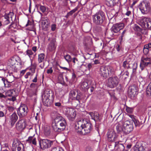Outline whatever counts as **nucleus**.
<instances>
[{
    "label": "nucleus",
    "instance_id": "obj_1",
    "mask_svg": "<svg viewBox=\"0 0 151 151\" xmlns=\"http://www.w3.org/2000/svg\"><path fill=\"white\" fill-rule=\"evenodd\" d=\"M75 129L79 134L86 135L89 134L92 129V124L86 120L78 121L76 125Z\"/></svg>",
    "mask_w": 151,
    "mask_h": 151
},
{
    "label": "nucleus",
    "instance_id": "obj_2",
    "mask_svg": "<svg viewBox=\"0 0 151 151\" xmlns=\"http://www.w3.org/2000/svg\"><path fill=\"white\" fill-rule=\"evenodd\" d=\"M66 124L65 119L61 116L56 117L52 124L54 130L56 132H61L65 129Z\"/></svg>",
    "mask_w": 151,
    "mask_h": 151
},
{
    "label": "nucleus",
    "instance_id": "obj_3",
    "mask_svg": "<svg viewBox=\"0 0 151 151\" xmlns=\"http://www.w3.org/2000/svg\"><path fill=\"white\" fill-rule=\"evenodd\" d=\"M53 93L52 91H45L42 96V99L44 105L48 107L51 106L54 98Z\"/></svg>",
    "mask_w": 151,
    "mask_h": 151
},
{
    "label": "nucleus",
    "instance_id": "obj_4",
    "mask_svg": "<svg viewBox=\"0 0 151 151\" xmlns=\"http://www.w3.org/2000/svg\"><path fill=\"white\" fill-rule=\"evenodd\" d=\"M92 18L95 24L98 25L101 24L105 19V14L103 11H99L92 16Z\"/></svg>",
    "mask_w": 151,
    "mask_h": 151
},
{
    "label": "nucleus",
    "instance_id": "obj_5",
    "mask_svg": "<svg viewBox=\"0 0 151 151\" xmlns=\"http://www.w3.org/2000/svg\"><path fill=\"white\" fill-rule=\"evenodd\" d=\"M54 141L48 139H40L39 143L41 148L42 150L50 148L53 146Z\"/></svg>",
    "mask_w": 151,
    "mask_h": 151
},
{
    "label": "nucleus",
    "instance_id": "obj_6",
    "mask_svg": "<svg viewBox=\"0 0 151 151\" xmlns=\"http://www.w3.org/2000/svg\"><path fill=\"white\" fill-rule=\"evenodd\" d=\"M151 6L150 3L147 0L141 1L139 6V8L143 14H147L150 11Z\"/></svg>",
    "mask_w": 151,
    "mask_h": 151
},
{
    "label": "nucleus",
    "instance_id": "obj_7",
    "mask_svg": "<svg viewBox=\"0 0 151 151\" xmlns=\"http://www.w3.org/2000/svg\"><path fill=\"white\" fill-rule=\"evenodd\" d=\"M151 65V58L147 56L142 55L139 65L140 68L142 70H143L145 67Z\"/></svg>",
    "mask_w": 151,
    "mask_h": 151
},
{
    "label": "nucleus",
    "instance_id": "obj_8",
    "mask_svg": "<svg viewBox=\"0 0 151 151\" xmlns=\"http://www.w3.org/2000/svg\"><path fill=\"white\" fill-rule=\"evenodd\" d=\"M17 111L19 118H24L27 115L28 113L27 106L25 104H21L17 109Z\"/></svg>",
    "mask_w": 151,
    "mask_h": 151
},
{
    "label": "nucleus",
    "instance_id": "obj_9",
    "mask_svg": "<svg viewBox=\"0 0 151 151\" xmlns=\"http://www.w3.org/2000/svg\"><path fill=\"white\" fill-rule=\"evenodd\" d=\"M133 127L132 123L129 120L125 121L123 124V132L126 134H129L132 131Z\"/></svg>",
    "mask_w": 151,
    "mask_h": 151
},
{
    "label": "nucleus",
    "instance_id": "obj_10",
    "mask_svg": "<svg viewBox=\"0 0 151 151\" xmlns=\"http://www.w3.org/2000/svg\"><path fill=\"white\" fill-rule=\"evenodd\" d=\"M19 57H14L11 58L9 59L8 65L12 69V70L16 72L17 68L16 66V64H17L18 63V61H19Z\"/></svg>",
    "mask_w": 151,
    "mask_h": 151
},
{
    "label": "nucleus",
    "instance_id": "obj_11",
    "mask_svg": "<svg viewBox=\"0 0 151 151\" xmlns=\"http://www.w3.org/2000/svg\"><path fill=\"white\" fill-rule=\"evenodd\" d=\"M65 115L70 120H73L76 115V111L72 108H67L65 110Z\"/></svg>",
    "mask_w": 151,
    "mask_h": 151
},
{
    "label": "nucleus",
    "instance_id": "obj_12",
    "mask_svg": "<svg viewBox=\"0 0 151 151\" xmlns=\"http://www.w3.org/2000/svg\"><path fill=\"white\" fill-rule=\"evenodd\" d=\"M70 97L71 99L73 100L77 101L78 102L75 105L77 106L80 104V100L81 99V94L78 93V92L76 91L72 90L70 91L69 94Z\"/></svg>",
    "mask_w": 151,
    "mask_h": 151
},
{
    "label": "nucleus",
    "instance_id": "obj_13",
    "mask_svg": "<svg viewBox=\"0 0 151 151\" xmlns=\"http://www.w3.org/2000/svg\"><path fill=\"white\" fill-rule=\"evenodd\" d=\"M141 25L145 29H151V19L145 17H143L141 20Z\"/></svg>",
    "mask_w": 151,
    "mask_h": 151
},
{
    "label": "nucleus",
    "instance_id": "obj_14",
    "mask_svg": "<svg viewBox=\"0 0 151 151\" xmlns=\"http://www.w3.org/2000/svg\"><path fill=\"white\" fill-rule=\"evenodd\" d=\"M119 82V80L117 76L110 77L108 80V85L111 88H114L117 85Z\"/></svg>",
    "mask_w": 151,
    "mask_h": 151
},
{
    "label": "nucleus",
    "instance_id": "obj_15",
    "mask_svg": "<svg viewBox=\"0 0 151 151\" xmlns=\"http://www.w3.org/2000/svg\"><path fill=\"white\" fill-rule=\"evenodd\" d=\"M124 27V24L123 23H117L113 24L111 30L112 33H118Z\"/></svg>",
    "mask_w": 151,
    "mask_h": 151
},
{
    "label": "nucleus",
    "instance_id": "obj_16",
    "mask_svg": "<svg viewBox=\"0 0 151 151\" xmlns=\"http://www.w3.org/2000/svg\"><path fill=\"white\" fill-rule=\"evenodd\" d=\"M107 134L109 141L112 142L117 140V135L114 130H109Z\"/></svg>",
    "mask_w": 151,
    "mask_h": 151
},
{
    "label": "nucleus",
    "instance_id": "obj_17",
    "mask_svg": "<svg viewBox=\"0 0 151 151\" xmlns=\"http://www.w3.org/2000/svg\"><path fill=\"white\" fill-rule=\"evenodd\" d=\"M137 87L134 85L129 87L128 90L129 96L131 99L134 98L137 94Z\"/></svg>",
    "mask_w": 151,
    "mask_h": 151
},
{
    "label": "nucleus",
    "instance_id": "obj_18",
    "mask_svg": "<svg viewBox=\"0 0 151 151\" xmlns=\"http://www.w3.org/2000/svg\"><path fill=\"white\" fill-rule=\"evenodd\" d=\"M13 16L14 13L13 12H10L8 14H6L4 16L5 20L3 22V24L5 25L9 24L11 21H12V18Z\"/></svg>",
    "mask_w": 151,
    "mask_h": 151
},
{
    "label": "nucleus",
    "instance_id": "obj_19",
    "mask_svg": "<svg viewBox=\"0 0 151 151\" xmlns=\"http://www.w3.org/2000/svg\"><path fill=\"white\" fill-rule=\"evenodd\" d=\"M12 146L17 148L18 151H20L22 149L24 151V145L17 139L14 140L13 142Z\"/></svg>",
    "mask_w": 151,
    "mask_h": 151
},
{
    "label": "nucleus",
    "instance_id": "obj_20",
    "mask_svg": "<svg viewBox=\"0 0 151 151\" xmlns=\"http://www.w3.org/2000/svg\"><path fill=\"white\" fill-rule=\"evenodd\" d=\"M55 38H52L51 40L47 47V49L49 51H52L55 50L57 46Z\"/></svg>",
    "mask_w": 151,
    "mask_h": 151
},
{
    "label": "nucleus",
    "instance_id": "obj_21",
    "mask_svg": "<svg viewBox=\"0 0 151 151\" xmlns=\"http://www.w3.org/2000/svg\"><path fill=\"white\" fill-rule=\"evenodd\" d=\"M26 126V120L24 119H20L16 124V128L19 130L24 129Z\"/></svg>",
    "mask_w": 151,
    "mask_h": 151
},
{
    "label": "nucleus",
    "instance_id": "obj_22",
    "mask_svg": "<svg viewBox=\"0 0 151 151\" xmlns=\"http://www.w3.org/2000/svg\"><path fill=\"white\" fill-rule=\"evenodd\" d=\"M88 114L91 117L92 119H93L95 121H100L101 119L99 114L96 111L91 112L88 113Z\"/></svg>",
    "mask_w": 151,
    "mask_h": 151
},
{
    "label": "nucleus",
    "instance_id": "obj_23",
    "mask_svg": "<svg viewBox=\"0 0 151 151\" xmlns=\"http://www.w3.org/2000/svg\"><path fill=\"white\" fill-rule=\"evenodd\" d=\"M134 151H145L143 144L140 142H137L134 146Z\"/></svg>",
    "mask_w": 151,
    "mask_h": 151
},
{
    "label": "nucleus",
    "instance_id": "obj_24",
    "mask_svg": "<svg viewBox=\"0 0 151 151\" xmlns=\"http://www.w3.org/2000/svg\"><path fill=\"white\" fill-rule=\"evenodd\" d=\"M18 119V116L15 112H14L9 117V122L11 123L12 126L14 125L17 120Z\"/></svg>",
    "mask_w": 151,
    "mask_h": 151
},
{
    "label": "nucleus",
    "instance_id": "obj_25",
    "mask_svg": "<svg viewBox=\"0 0 151 151\" xmlns=\"http://www.w3.org/2000/svg\"><path fill=\"white\" fill-rule=\"evenodd\" d=\"M100 74L104 78H106L108 76L106 66H102L100 68Z\"/></svg>",
    "mask_w": 151,
    "mask_h": 151
},
{
    "label": "nucleus",
    "instance_id": "obj_26",
    "mask_svg": "<svg viewBox=\"0 0 151 151\" xmlns=\"http://www.w3.org/2000/svg\"><path fill=\"white\" fill-rule=\"evenodd\" d=\"M26 141L29 143L35 145H36L37 144V139L35 136V135L29 137Z\"/></svg>",
    "mask_w": 151,
    "mask_h": 151
},
{
    "label": "nucleus",
    "instance_id": "obj_27",
    "mask_svg": "<svg viewBox=\"0 0 151 151\" xmlns=\"http://www.w3.org/2000/svg\"><path fill=\"white\" fill-rule=\"evenodd\" d=\"M140 119L141 120L140 122H139L136 119H134V120L133 121L135 127H139L140 125H141L145 123V119H144L143 116L140 117Z\"/></svg>",
    "mask_w": 151,
    "mask_h": 151
},
{
    "label": "nucleus",
    "instance_id": "obj_28",
    "mask_svg": "<svg viewBox=\"0 0 151 151\" xmlns=\"http://www.w3.org/2000/svg\"><path fill=\"white\" fill-rule=\"evenodd\" d=\"M115 147L119 151H123L124 150V146L123 144L119 143L116 142L115 143Z\"/></svg>",
    "mask_w": 151,
    "mask_h": 151
},
{
    "label": "nucleus",
    "instance_id": "obj_29",
    "mask_svg": "<svg viewBox=\"0 0 151 151\" xmlns=\"http://www.w3.org/2000/svg\"><path fill=\"white\" fill-rule=\"evenodd\" d=\"M107 16L109 19H111L115 14V12L114 10H111L107 11Z\"/></svg>",
    "mask_w": 151,
    "mask_h": 151
},
{
    "label": "nucleus",
    "instance_id": "obj_30",
    "mask_svg": "<svg viewBox=\"0 0 151 151\" xmlns=\"http://www.w3.org/2000/svg\"><path fill=\"white\" fill-rule=\"evenodd\" d=\"M45 55L44 53H41L38 56V61L39 63H43L44 64V61L45 60Z\"/></svg>",
    "mask_w": 151,
    "mask_h": 151
},
{
    "label": "nucleus",
    "instance_id": "obj_31",
    "mask_svg": "<svg viewBox=\"0 0 151 151\" xmlns=\"http://www.w3.org/2000/svg\"><path fill=\"white\" fill-rule=\"evenodd\" d=\"M37 86L36 84L34 83H31L29 87L31 88V90H33V95H36Z\"/></svg>",
    "mask_w": 151,
    "mask_h": 151
},
{
    "label": "nucleus",
    "instance_id": "obj_32",
    "mask_svg": "<svg viewBox=\"0 0 151 151\" xmlns=\"http://www.w3.org/2000/svg\"><path fill=\"white\" fill-rule=\"evenodd\" d=\"M146 91L147 95L148 96H151V82L147 86Z\"/></svg>",
    "mask_w": 151,
    "mask_h": 151
},
{
    "label": "nucleus",
    "instance_id": "obj_33",
    "mask_svg": "<svg viewBox=\"0 0 151 151\" xmlns=\"http://www.w3.org/2000/svg\"><path fill=\"white\" fill-rule=\"evenodd\" d=\"M106 68H107L108 76H111L113 72V68L109 65H107L106 66Z\"/></svg>",
    "mask_w": 151,
    "mask_h": 151
},
{
    "label": "nucleus",
    "instance_id": "obj_34",
    "mask_svg": "<svg viewBox=\"0 0 151 151\" xmlns=\"http://www.w3.org/2000/svg\"><path fill=\"white\" fill-rule=\"evenodd\" d=\"M149 49L146 46L144 45L143 49V53L144 54L142 55H145L147 56V55L149 53Z\"/></svg>",
    "mask_w": 151,
    "mask_h": 151
},
{
    "label": "nucleus",
    "instance_id": "obj_35",
    "mask_svg": "<svg viewBox=\"0 0 151 151\" xmlns=\"http://www.w3.org/2000/svg\"><path fill=\"white\" fill-rule=\"evenodd\" d=\"M88 84L86 82H83L81 83V86L83 89H88L89 88Z\"/></svg>",
    "mask_w": 151,
    "mask_h": 151
},
{
    "label": "nucleus",
    "instance_id": "obj_36",
    "mask_svg": "<svg viewBox=\"0 0 151 151\" xmlns=\"http://www.w3.org/2000/svg\"><path fill=\"white\" fill-rule=\"evenodd\" d=\"M122 66L124 69H128L130 68L129 62L127 60H125L123 62Z\"/></svg>",
    "mask_w": 151,
    "mask_h": 151
},
{
    "label": "nucleus",
    "instance_id": "obj_37",
    "mask_svg": "<svg viewBox=\"0 0 151 151\" xmlns=\"http://www.w3.org/2000/svg\"><path fill=\"white\" fill-rule=\"evenodd\" d=\"M50 130L49 128H46L44 130V134L47 137H48L50 135Z\"/></svg>",
    "mask_w": 151,
    "mask_h": 151
},
{
    "label": "nucleus",
    "instance_id": "obj_38",
    "mask_svg": "<svg viewBox=\"0 0 151 151\" xmlns=\"http://www.w3.org/2000/svg\"><path fill=\"white\" fill-rule=\"evenodd\" d=\"M76 76L74 73H73L72 74V78L71 80L70 81H69V82L70 83H73L75 82L76 81Z\"/></svg>",
    "mask_w": 151,
    "mask_h": 151
},
{
    "label": "nucleus",
    "instance_id": "obj_39",
    "mask_svg": "<svg viewBox=\"0 0 151 151\" xmlns=\"http://www.w3.org/2000/svg\"><path fill=\"white\" fill-rule=\"evenodd\" d=\"M51 116L53 118H55L56 117L60 116L59 114L56 111H53L51 113Z\"/></svg>",
    "mask_w": 151,
    "mask_h": 151
},
{
    "label": "nucleus",
    "instance_id": "obj_40",
    "mask_svg": "<svg viewBox=\"0 0 151 151\" xmlns=\"http://www.w3.org/2000/svg\"><path fill=\"white\" fill-rule=\"evenodd\" d=\"M116 130L118 133H120L122 131H123V128H122V127L120 124H118L116 126Z\"/></svg>",
    "mask_w": 151,
    "mask_h": 151
},
{
    "label": "nucleus",
    "instance_id": "obj_41",
    "mask_svg": "<svg viewBox=\"0 0 151 151\" xmlns=\"http://www.w3.org/2000/svg\"><path fill=\"white\" fill-rule=\"evenodd\" d=\"M60 3L61 6H66L68 4L67 0H61Z\"/></svg>",
    "mask_w": 151,
    "mask_h": 151
},
{
    "label": "nucleus",
    "instance_id": "obj_42",
    "mask_svg": "<svg viewBox=\"0 0 151 151\" xmlns=\"http://www.w3.org/2000/svg\"><path fill=\"white\" fill-rule=\"evenodd\" d=\"M15 93V91L13 89L10 90L8 91V95L9 96H12L14 95V93Z\"/></svg>",
    "mask_w": 151,
    "mask_h": 151
},
{
    "label": "nucleus",
    "instance_id": "obj_43",
    "mask_svg": "<svg viewBox=\"0 0 151 151\" xmlns=\"http://www.w3.org/2000/svg\"><path fill=\"white\" fill-rule=\"evenodd\" d=\"M116 0H106V4L109 6L113 5L115 2Z\"/></svg>",
    "mask_w": 151,
    "mask_h": 151
},
{
    "label": "nucleus",
    "instance_id": "obj_44",
    "mask_svg": "<svg viewBox=\"0 0 151 151\" xmlns=\"http://www.w3.org/2000/svg\"><path fill=\"white\" fill-rule=\"evenodd\" d=\"M64 57L65 60L68 62L72 61V59L71 58V57L70 55H67L65 56Z\"/></svg>",
    "mask_w": 151,
    "mask_h": 151
},
{
    "label": "nucleus",
    "instance_id": "obj_45",
    "mask_svg": "<svg viewBox=\"0 0 151 151\" xmlns=\"http://www.w3.org/2000/svg\"><path fill=\"white\" fill-rule=\"evenodd\" d=\"M26 54L28 55L29 58L31 57V56L33 54L32 51L31 50H27L26 52Z\"/></svg>",
    "mask_w": 151,
    "mask_h": 151
},
{
    "label": "nucleus",
    "instance_id": "obj_46",
    "mask_svg": "<svg viewBox=\"0 0 151 151\" xmlns=\"http://www.w3.org/2000/svg\"><path fill=\"white\" fill-rule=\"evenodd\" d=\"M126 111L129 113H132L133 111V109L132 108H130L127 106L126 108Z\"/></svg>",
    "mask_w": 151,
    "mask_h": 151
},
{
    "label": "nucleus",
    "instance_id": "obj_47",
    "mask_svg": "<svg viewBox=\"0 0 151 151\" xmlns=\"http://www.w3.org/2000/svg\"><path fill=\"white\" fill-rule=\"evenodd\" d=\"M51 151H64V150L62 148H60L58 147L53 148Z\"/></svg>",
    "mask_w": 151,
    "mask_h": 151
},
{
    "label": "nucleus",
    "instance_id": "obj_48",
    "mask_svg": "<svg viewBox=\"0 0 151 151\" xmlns=\"http://www.w3.org/2000/svg\"><path fill=\"white\" fill-rule=\"evenodd\" d=\"M14 79L13 78V79L9 81L7 80H6L4 78H2L1 80L3 81L4 84H5L6 82V83H11L13 82L14 81Z\"/></svg>",
    "mask_w": 151,
    "mask_h": 151
},
{
    "label": "nucleus",
    "instance_id": "obj_49",
    "mask_svg": "<svg viewBox=\"0 0 151 151\" xmlns=\"http://www.w3.org/2000/svg\"><path fill=\"white\" fill-rule=\"evenodd\" d=\"M39 7L40 10L43 13L46 10V8L44 6L40 5Z\"/></svg>",
    "mask_w": 151,
    "mask_h": 151
},
{
    "label": "nucleus",
    "instance_id": "obj_50",
    "mask_svg": "<svg viewBox=\"0 0 151 151\" xmlns=\"http://www.w3.org/2000/svg\"><path fill=\"white\" fill-rule=\"evenodd\" d=\"M138 80L139 82L142 84H144L145 83V81H144L143 78L141 76H139L138 77Z\"/></svg>",
    "mask_w": 151,
    "mask_h": 151
},
{
    "label": "nucleus",
    "instance_id": "obj_51",
    "mask_svg": "<svg viewBox=\"0 0 151 151\" xmlns=\"http://www.w3.org/2000/svg\"><path fill=\"white\" fill-rule=\"evenodd\" d=\"M93 64L89 63L87 65L86 68L88 70H90L93 67Z\"/></svg>",
    "mask_w": 151,
    "mask_h": 151
},
{
    "label": "nucleus",
    "instance_id": "obj_52",
    "mask_svg": "<svg viewBox=\"0 0 151 151\" xmlns=\"http://www.w3.org/2000/svg\"><path fill=\"white\" fill-rule=\"evenodd\" d=\"M77 10V9L75 8L71 11L67 13V16L70 15L71 16L73 14L76 12Z\"/></svg>",
    "mask_w": 151,
    "mask_h": 151
},
{
    "label": "nucleus",
    "instance_id": "obj_53",
    "mask_svg": "<svg viewBox=\"0 0 151 151\" xmlns=\"http://www.w3.org/2000/svg\"><path fill=\"white\" fill-rule=\"evenodd\" d=\"M44 19V24L45 25L46 24L47 25H49L50 23V21L49 19L47 18H45Z\"/></svg>",
    "mask_w": 151,
    "mask_h": 151
},
{
    "label": "nucleus",
    "instance_id": "obj_54",
    "mask_svg": "<svg viewBox=\"0 0 151 151\" xmlns=\"http://www.w3.org/2000/svg\"><path fill=\"white\" fill-rule=\"evenodd\" d=\"M56 26L55 24H52L51 25V30L53 31H55L56 29Z\"/></svg>",
    "mask_w": 151,
    "mask_h": 151
},
{
    "label": "nucleus",
    "instance_id": "obj_55",
    "mask_svg": "<svg viewBox=\"0 0 151 151\" xmlns=\"http://www.w3.org/2000/svg\"><path fill=\"white\" fill-rule=\"evenodd\" d=\"M53 72L52 68L51 67L49 69L47 70V73L48 74H51Z\"/></svg>",
    "mask_w": 151,
    "mask_h": 151
},
{
    "label": "nucleus",
    "instance_id": "obj_56",
    "mask_svg": "<svg viewBox=\"0 0 151 151\" xmlns=\"http://www.w3.org/2000/svg\"><path fill=\"white\" fill-rule=\"evenodd\" d=\"M85 151H93V150L90 146H88L86 147Z\"/></svg>",
    "mask_w": 151,
    "mask_h": 151
},
{
    "label": "nucleus",
    "instance_id": "obj_57",
    "mask_svg": "<svg viewBox=\"0 0 151 151\" xmlns=\"http://www.w3.org/2000/svg\"><path fill=\"white\" fill-rule=\"evenodd\" d=\"M12 97L10 98H9L8 99L11 101H14L16 100V97L14 96H12Z\"/></svg>",
    "mask_w": 151,
    "mask_h": 151
},
{
    "label": "nucleus",
    "instance_id": "obj_58",
    "mask_svg": "<svg viewBox=\"0 0 151 151\" xmlns=\"http://www.w3.org/2000/svg\"><path fill=\"white\" fill-rule=\"evenodd\" d=\"M8 110L10 112H12L14 110V108L12 106H9Z\"/></svg>",
    "mask_w": 151,
    "mask_h": 151
},
{
    "label": "nucleus",
    "instance_id": "obj_59",
    "mask_svg": "<svg viewBox=\"0 0 151 151\" xmlns=\"http://www.w3.org/2000/svg\"><path fill=\"white\" fill-rule=\"evenodd\" d=\"M148 31L146 29H144V30H142V34L145 35H148Z\"/></svg>",
    "mask_w": 151,
    "mask_h": 151
},
{
    "label": "nucleus",
    "instance_id": "obj_60",
    "mask_svg": "<svg viewBox=\"0 0 151 151\" xmlns=\"http://www.w3.org/2000/svg\"><path fill=\"white\" fill-rule=\"evenodd\" d=\"M55 106L58 107H60L61 106V104L60 102H55Z\"/></svg>",
    "mask_w": 151,
    "mask_h": 151
},
{
    "label": "nucleus",
    "instance_id": "obj_61",
    "mask_svg": "<svg viewBox=\"0 0 151 151\" xmlns=\"http://www.w3.org/2000/svg\"><path fill=\"white\" fill-rule=\"evenodd\" d=\"M31 73L30 72H28L24 76V77L25 78L27 79L28 78V76L31 75Z\"/></svg>",
    "mask_w": 151,
    "mask_h": 151
},
{
    "label": "nucleus",
    "instance_id": "obj_62",
    "mask_svg": "<svg viewBox=\"0 0 151 151\" xmlns=\"http://www.w3.org/2000/svg\"><path fill=\"white\" fill-rule=\"evenodd\" d=\"M38 75V74H37L36 75L35 77V78L32 80V81L34 83H36L37 81V76Z\"/></svg>",
    "mask_w": 151,
    "mask_h": 151
},
{
    "label": "nucleus",
    "instance_id": "obj_63",
    "mask_svg": "<svg viewBox=\"0 0 151 151\" xmlns=\"http://www.w3.org/2000/svg\"><path fill=\"white\" fill-rule=\"evenodd\" d=\"M149 49H151V42L149 43L148 44L145 45Z\"/></svg>",
    "mask_w": 151,
    "mask_h": 151
},
{
    "label": "nucleus",
    "instance_id": "obj_64",
    "mask_svg": "<svg viewBox=\"0 0 151 151\" xmlns=\"http://www.w3.org/2000/svg\"><path fill=\"white\" fill-rule=\"evenodd\" d=\"M32 24V22H31L29 20H28L27 23L26 25V26L27 27L29 25H31Z\"/></svg>",
    "mask_w": 151,
    "mask_h": 151
}]
</instances>
